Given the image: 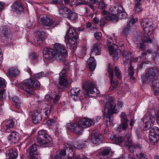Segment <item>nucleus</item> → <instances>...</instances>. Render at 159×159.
Segmentation results:
<instances>
[{"label":"nucleus","mask_w":159,"mask_h":159,"mask_svg":"<svg viewBox=\"0 0 159 159\" xmlns=\"http://www.w3.org/2000/svg\"><path fill=\"white\" fill-rule=\"evenodd\" d=\"M11 8L12 11L17 14L20 13L24 10L23 4L19 2H14Z\"/></svg>","instance_id":"dca6fc26"},{"label":"nucleus","mask_w":159,"mask_h":159,"mask_svg":"<svg viewBox=\"0 0 159 159\" xmlns=\"http://www.w3.org/2000/svg\"><path fill=\"white\" fill-rule=\"evenodd\" d=\"M120 118L121 119H126L129 118L128 115H127L125 114V112H122L120 114Z\"/></svg>","instance_id":"052dcab7"},{"label":"nucleus","mask_w":159,"mask_h":159,"mask_svg":"<svg viewBox=\"0 0 159 159\" xmlns=\"http://www.w3.org/2000/svg\"><path fill=\"white\" fill-rule=\"evenodd\" d=\"M78 38V36L76 38L73 37V38H67L69 40V43L70 45H74L77 43V40Z\"/></svg>","instance_id":"79ce46f5"},{"label":"nucleus","mask_w":159,"mask_h":159,"mask_svg":"<svg viewBox=\"0 0 159 159\" xmlns=\"http://www.w3.org/2000/svg\"><path fill=\"white\" fill-rule=\"evenodd\" d=\"M107 20L106 19V17L104 18V17L102 18L100 20V25L102 26H103L107 23Z\"/></svg>","instance_id":"6e6d98bb"},{"label":"nucleus","mask_w":159,"mask_h":159,"mask_svg":"<svg viewBox=\"0 0 159 159\" xmlns=\"http://www.w3.org/2000/svg\"><path fill=\"white\" fill-rule=\"evenodd\" d=\"M118 18V14L116 13H112L110 14L107 16V20H111L114 22L117 21Z\"/></svg>","instance_id":"2f4dec72"},{"label":"nucleus","mask_w":159,"mask_h":159,"mask_svg":"<svg viewBox=\"0 0 159 159\" xmlns=\"http://www.w3.org/2000/svg\"><path fill=\"white\" fill-rule=\"evenodd\" d=\"M136 157L139 159H147L146 155L142 153L137 154Z\"/></svg>","instance_id":"864d4df0"},{"label":"nucleus","mask_w":159,"mask_h":159,"mask_svg":"<svg viewBox=\"0 0 159 159\" xmlns=\"http://www.w3.org/2000/svg\"><path fill=\"white\" fill-rule=\"evenodd\" d=\"M104 122L107 126H110L113 124L112 120H105Z\"/></svg>","instance_id":"680f3d73"},{"label":"nucleus","mask_w":159,"mask_h":159,"mask_svg":"<svg viewBox=\"0 0 159 159\" xmlns=\"http://www.w3.org/2000/svg\"><path fill=\"white\" fill-rule=\"evenodd\" d=\"M94 35L97 40H99L101 38L102 34L101 32L95 33Z\"/></svg>","instance_id":"13d9d810"},{"label":"nucleus","mask_w":159,"mask_h":159,"mask_svg":"<svg viewBox=\"0 0 159 159\" xmlns=\"http://www.w3.org/2000/svg\"><path fill=\"white\" fill-rule=\"evenodd\" d=\"M59 8V12L60 14L62 15H68L69 12L70 11V10L66 7L60 6Z\"/></svg>","instance_id":"e433bc0d"},{"label":"nucleus","mask_w":159,"mask_h":159,"mask_svg":"<svg viewBox=\"0 0 159 159\" xmlns=\"http://www.w3.org/2000/svg\"><path fill=\"white\" fill-rule=\"evenodd\" d=\"M128 120H125L124 121L122 122L120 124V127L122 129L125 130L128 126Z\"/></svg>","instance_id":"de8ad7c7"},{"label":"nucleus","mask_w":159,"mask_h":159,"mask_svg":"<svg viewBox=\"0 0 159 159\" xmlns=\"http://www.w3.org/2000/svg\"><path fill=\"white\" fill-rule=\"evenodd\" d=\"M54 48L56 52L51 48H45L43 51V56L45 59L48 61L52 62L56 59L61 61L63 58L68 56L67 51L65 47L61 44L56 43Z\"/></svg>","instance_id":"f257e3e1"},{"label":"nucleus","mask_w":159,"mask_h":159,"mask_svg":"<svg viewBox=\"0 0 159 159\" xmlns=\"http://www.w3.org/2000/svg\"><path fill=\"white\" fill-rule=\"evenodd\" d=\"M149 28V26H148V28H147V30L146 31H143L145 35H146L147 36L142 37L141 39L143 42L144 43H150L154 41V39H151V37H150L153 33L154 28L152 25V30H150Z\"/></svg>","instance_id":"4468645a"},{"label":"nucleus","mask_w":159,"mask_h":159,"mask_svg":"<svg viewBox=\"0 0 159 159\" xmlns=\"http://www.w3.org/2000/svg\"><path fill=\"white\" fill-rule=\"evenodd\" d=\"M108 71L109 74V77L110 79L111 86L113 89H114L117 87L118 84V82L114 79L113 67L110 64H109L108 66Z\"/></svg>","instance_id":"ddd939ff"},{"label":"nucleus","mask_w":159,"mask_h":159,"mask_svg":"<svg viewBox=\"0 0 159 159\" xmlns=\"http://www.w3.org/2000/svg\"><path fill=\"white\" fill-rule=\"evenodd\" d=\"M88 63L90 69L92 71L94 70L96 66V62L94 58L92 57L89 58Z\"/></svg>","instance_id":"c85d7f7f"},{"label":"nucleus","mask_w":159,"mask_h":159,"mask_svg":"<svg viewBox=\"0 0 159 159\" xmlns=\"http://www.w3.org/2000/svg\"><path fill=\"white\" fill-rule=\"evenodd\" d=\"M129 73L130 76L133 75L134 74V69L131 66H130V68L129 69Z\"/></svg>","instance_id":"774afa93"},{"label":"nucleus","mask_w":159,"mask_h":159,"mask_svg":"<svg viewBox=\"0 0 159 159\" xmlns=\"http://www.w3.org/2000/svg\"><path fill=\"white\" fill-rule=\"evenodd\" d=\"M10 31L9 28L5 25L0 28V35L2 37H6L10 34Z\"/></svg>","instance_id":"a878e982"},{"label":"nucleus","mask_w":159,"mask_h":159,"mask_svg":"<svg viewBox=\"0 0 159 159\" xmlns=\"http://www.w3.org/2000/svg\"><path fill=\"white\" fill-rule=\"evenodd\" d=\"M115 72L116 77L119 79L120 78V72L119 68L116 67L115 68Z\"/></svg>","instance_id":"8fccbe9b"},{"label":"nucleus","mask_w":159,"mask_h":159,"mask_svg":"<svg viewBox=\"0 0 159 159\" xmlns=\"http://www.w3.org/2000/svg\"><path fill=\"white\" fill-rule=\"evenodd\" d=\"M36 35L34 39V43L37 45L41 44L45 39V35L43 32L37 31L36 32Z\"/></svg>","instance_id":"f3484780"},{"label":"nucleus","mask_w":159,"mask_h":159,"mask_svg":"<svg viewBox=\"0 0 159 159\" xmlns=\"http://www.w3.org/2000/svg\"><path fill=\"white\" fill-rule=\"evenodd\" d=\"M40 86L39 82L35 79L31 78L23 81L22 85V89L28 94L33 93L34 88H38Z\"/></svg>","instance_id":"7ed1b4c3"},{"label":"nucleus","mask_w":159,"mask_h":159,"mask_svg":"<svg viewBox=\"0 0 159 159\" xmlns=\"http://www.w3.org/2000/svg\"><path fill=\"white\" fill-rule=\"evenodd\" d=\"M107 41L108 43L109 44L108 45V47L110 53L111 54H114L116 53V55H118L117 53H116V47H117V45L115 44H114L113 45H110V44L111 43V42L108 39L107 40Z\"/></svg>","instance_id":"c756f323"},{"label":"nucleus","mask_w":159,"mask_h":159,"mask_svg":"<svg viewBox=\"0 0 159 159\" xmlns=\"http://www.w3.org/2000/svg\"><path fill=\"white\" fill-rule=\"evenodd\" d=\"M117 6V14H118L124 11L123 7L120 4H118Z\"/></svg>","instance_id":"3c124183"},{"label":"nucleus","mask_w":159,"mask_h":159,"mask_svg":"<svg viewBox=\"0 0 159 159\" xmlns=\"http://www.w3.org/2000/svg\"><path fill=\"white\" fill-rule=\"evenodd\" d=\"M140 2V0H135V6L134 10L136 13H139L142 11Z\"/></svg>","instance_id":"7c9ffc66"},{"label":"nucleus","mask_w":159,"mask_h":159,"mask_svg":"<svg viewBox=\"0 0 159 159\" xmlns=\"http://www.w3.org/2000/svg\"><path fill=\"white\" fill-rule=\"evenodd\" d=\"M113 139L115 143L116 144H120L123 141V139L121 137L114 136Z\"/></svg>","instance_id":"c03bdc74"},{"label":"nucleus","mask_w":159,"mask_h":159,"mask_svg":"<svg viewBox=\"0 0 159 159\" xmlns=\"http://www.w3.org/2000/svg\"><path fill=\"white\" fill-rule=\"evenodd\" d=\"M39 23L46 29L53 28L57 25V23L54 20L49 18L46 15H41L39 18Z\"/></svg>","instance_id":"423d86ee"},{"label":"nucleus","mask_w":159,"mask_h":159,"mask_svg":"<svg viewBox=\"0 0 159 159\" xmlns=\"http://www.w3.org/2000/svg\"><path fill=\"white\" fill-rule=\"evenodd\" d=\"M85 146L84 143H83L81 141H78L75 144V147L77 148L80 149Z\"/></svg>","instance_id":"49530a36"},{"label":"nucleus","mask_w":159,"mask_h":159,"mask_svg":"<svg viewBox=\"0 0 159 159\" xmlns=\"http://www.w3.org/2000/svg\"><path fill=\"white\" fill-rule=\"evenodd\" d=\"M149 138L152 144H156L159 141V129L156 127L151 128L149 131Z\"/></svg>","instance_id":"0eeeda50"},{"label":"nucleus","mask_w":159,"mask_h":159,"mask_svg":"<svg viewBox=\"0 0 159 159\" xmlns=\"http://www.w3.org/2000/svg\"><path fill=\"white\" fill-rule=\"evenodd\" d=\"M143 126L145 130L150 129L153 126L152 123L150 120H143Z\"/></svg>","instance_id":"473e14b6"},{"label":"nucleus","mask_w":159,"mask_h":159,"mask_svg":"<svg viewBox=\"0 0 159 159\" xmlns=\"http://www.w3.org/2000/svg\"><path fill=\"white\" fill-rule=\"evenodd\" d=\"M43 74V72H41L35 74L34 75V77L36 78L39 79L41 77Z\"/></svg>","instance_id":"69168bd1"},{"label":"nucleus","mask_w":159,"mask_h":159,"mask_svg":"<svg viewBox=\"0 0 159 159\" xmlns=\"http://www.w3.org/2000/svg\"><path fill=\"white\" fill-rule=\"evenodd\" d=\"M73 151L72 146L67 144L65 148L61 151L58 154L51 159H64L66 156V152L71 153Z\"/></svg>","instance_id":"9d476101"},{"label":"nucleus","mask_w":159,"mask_h":159,"mask_svg":"<svg viewBox=\"0 0 159 159\" xmlns=\"http://www.w3.org/2000/svg\"><path fill=\"white\" fill-rule=\"evenodd\" d=\"M152 51L151 49H148L146 52H143V55H146L148 54L152 53V55L154 56H155L156 58H157L159 59V47H158L157 51H156V53H152Z\"/></svg>","instance_id":"72a5a7b5"},{"label":"nucleus","mask_w":159,"mask_h":159,"mask_svg":"<svg viewBox=\"0 0 159 159\" xmlns=\"http://www.w3.org/2000/svg\"><path fill=\"white\" fill-rule=\"evenodd\" d=\"M37 146L33 144L31 145L27 151L28 157L30 159H38L35 156L37 152Z\"/></svg>","instance_id":"2eb2a0df"},{"label":"nucleus","mask_w":159,"mask_h":159,"mask_svg":"<svg viewBox=\"0 0 159 159\" xmlns=\"http://www.w3.org/2000/svg\"><path fill=\"white\" fill-rule=\"evenodd\" d=\"M65 16H67V17L70 20H73L77 18V15L75 13L72 12L70 10V11H69L68 15Z\"/></svg>","instance_id":"4c0bfd02"},{"label":"nucleus","mask_w":159,"mask_h":159,"mask_svg":"<svg viewBox=\"0 0 159 159\" xmlns=\"http://www.w3.org/2000/svg\"><path fill=\"white\" fill-rule=\"evenodd\" d=\"M12 101L15 103V105L16 107L19 108L21 103V100L19 98L16 96H15L12 98Z\"/></svg>","instance_id":"58836bf2"},{"label":"nucleus","mask_w":159,"mask_h":159,"mask_svg":"<svg viewBox=\"0 0 159 159\" xmlns=\"http://www.w3.org/2000/svg\"><path fill=\"white\" fill-rule=\"evenodd\" d=\"M126 146H127V148H128V149L129 150V152L132 153H133L134 152V149L135 148L134 146L133 145Z\"/></svg>","instance_id":"5fc2aeb1"},{"label":"nucleus","mask_w":159,"mask_h":159,"mask_svg":"<svg viewBox=\"0 0 159 159\" xmlns=\"http://www.w3.org/2000/svg\"><path fill=\"white\" fill-rule=\"evenodd\" d=\"M100 133L96 131H93L91 134V140L94 144H98L100 141Z\"/></svg>","instance_id":"412c9836"},{"label":"nucleus","mask_w":159,"mask_h":159,"mask_svg":"<svg viewBox=\"0 0 159 159\" xmlns=\"http://www.w3.org/2000/svg\"><path fill=\"white\" fill-rule=\"evenodd\" d=\"M70 152H68V159H87V157L86 156H83V157H82L80 155H73V152H72L71 153H70L72 155V156H70Z\"/></svg>","instance_id":"ea45409f"},{"label":"nucleus","mask_w":159,"mask_h":159,"mask_svg":"<svg viewBox=\"0 0 159 159\" xmlns=\"http://www.w3.org/2000/svg\"><path fill=\"white\" fill-rule=\"evenodd\" d=\"M147 119H152L154 118V116L150 112H148L147 113Z\"/></svg>","instance_id":"e2e57ef3"},{"label":"nucleus","mask_w":159,"mask_h":159,"mask_svg":"<svg viewBox=\"0 0 159 159\" xmlns=\"http://www.w3.org/2000/svg\"><path fill=\"white\" fill-rule=\"evenodd\" d=\"M34 19L33 17H31L30 20H29V22L27 24V26L30 27L34 23Z\"/></svg>","instance_id":"bf43d9fd"},{"label":"nucleus","mask_w":159,"mask_h":159,"mask_svg":"<svg viewBox=\"0 0 159 159\" xmlns=\"http://www.w3.org/2000/svg\"><path fill=\"white\" fill-rule=\"evenodd\" d=\"M152 89L155 94L157 95L159 93V78L155 79L153 80Z\"/></svg>","instance_id":"bb28decb"},{"label":"nucleus","mask_w":159,"mask_h":159,"mask_svg":"<svg viewBox=\"0 0 159 159\" xmlns=\"http://www.w3.org/2000/svg\"><path fill=\"white\" fill-rule=\"evenodd\" d=\"M118 16L119 18L120 19H125L127 17V14L126 12L123 11L118 13Z\"/></svg>","instance_id":"09e8293b"},{"label":"nucleus","mask_w":159,"mask_h":159,"mask_svg":"<svg viewBox=\"0 0 159 159\" xmlns=\"http://www.w3.org/2000/svg\"><path fill=\"white\" fill-rule=\"evenodd\" d=\"M137 20V18H134L132 15L130 16L128 19L127 24L124 30V33L125 35H127L129 34L133 25L135 23Z\"/></svg>","instance_id":"9b49d317"},{"label":"nucleus","mask_w":159,"mask_h":159,"mask_svg":"<svg viewBox=\"0 0 159 159\" xmlns=\"http://www.w3.org/2000/svg\"><path fill=\"white\" fill-rule=\"evenodd\" d=\"M66 70L63 69L59 73V88L61 89H64L67 88L68 85V82L66 77Z\"/></svg>","instance_id":"6e6552de"},{"label":"nucleus","mask_w":159,"mask_h":159,"mask_svg":"<svg viewBox=\"0 0 159 159\" xmlns=\"http://www.w3.org/2000/svg\"><path fill=\"white\" fill-rule=\"evenodd\" d=\"M51 137L46 133L45 130H41L38 132L37 141L40 145L43 147L50 146Z\"/></svg>","instance_id":"39448f33"},{"label":"nucleus","mask_w":159,"mask_h":159,"mask_svg":"<svg viewBox=\"0 0 159 159\" xmlns=\"http://www.w3.org/2000/svg\"><path fill=\"white\" fill-rule=\"evenodd\" d=\"M118 107H116L113 100H110L106 102L104 109V118L110 119L114 113H117L119 111Z\"/></svg>","instance_id":"20e7f679"},{"label":"nucleus","mask_w":159,"mask_h":159,"mask_svg":"<svg viewBox=\"0 0 159 159\" xmlns=\"http://www.w3.org/2000/svg\"><path fill=\"white\" fill-rule=\"evenodd\" d=\"M110 10L111 11L113 12V13H117V9L116 6L114 5L111 6L110 9Z\"/></svg>","instance_id":"4d7b16f0"},{"label":"nucleus","mask_w":159,"mask_h":159,"mask_svg":"<svg viewBox=\"0 0 159 159\" xmlns=\"http://www.w3.org/2000/svg\"><path fill=\"white\" fill-rule=\"evenodd\" d=\"M83 87L84 90V93L86 96L95 93L94 90L95 88V85L92 82H88Z\"/></svg>","instance_id":"f8f14e48"},{"label":"nucleus","mask_w":159,"mask_h":159,"mask_svg":"<svg viewBox=\"0 0 159 159\" xmlns=\"http://www.w3.org/2000/svg\"><path fill=\"white\" fill-rule=\"evenodd\" d=\"M113 153L110 149H105L100 152L99 154L100 158L106 159L111 157Z\"/></svg>","instance_id":"4be33fe9"},{"label":"nucleus","mask_w":159,"mask_h":159,"mask_svg":"<svg viewBox=\"0 0 159 159\" xmlns=\"http://www.w3.org/2000/svg\"><path fill=\"white\" fill-rule=\"evenodd\" d=\"M10 134L8 136V140L11 143H15L19 140V134L16 132L11 131Z\"/></svg>","instance_id":"a211bd4d"},{"label":"nucleus","mask_w":159,"mask_h":159,"mask_svg":"<svg viewBox=\"0 0 159 159\" xmlns=\"http://www.w3.org/2000/svg\"><path fill=\"white\" fill-rule=\"evenodd\" d=\"M20 71L16 67L11 68L8 72V76L11 78L16 77L20 74Z\"/></svg>","instance_id":"b1692460"},{"label":"nucleus","mask_w":159,"mask_h":159,"mask_svg":"<svg viewBox=\"0 0 159 159\" xmlns=\"http://www.w3.org/2000/svg\"><path fill=\"white\" fill-rule=\"evenodd\" d=\"M78 35L76 32L75 30L72 28L70 27L66 34L67 38H70L75 37L76 38Z\"/></svg>","instance_id":"cd10ccee"},{"label":"nucleus","mask_w":159,"mask_h":159,"mask_svg":"<svg viewBox=\"0 0 159 159\" xmlns=\"http://www.w3.org/2000/svg\"><path fill=\"white\" fill-rule=\"evenodd\" d=\"M5 90H0V99H3L5 98L4 97L5 95Z\"/></svg>","instance_id":"0e129e2a"},{"label":"nucleus","mask_w":159,"mask_h":159,"mask_svg":"<svg viewBox=\"0 0 159 159\" xmlns=\"http://www.w3.org/2000/svg\"><path fill=\"white\" fill-rule=\"evenodd\" d=\"M137 47L139 50H143L145 48L144 44L142 43H140L139 45H138Z\"/></svg>","instance_id":"338daca9"},{"label":"nucleus","mask_w":159,"mask_h":159,"mask_svg":"<svg viewBox=\"0 0 159 159\" xmlns=\"http://www.w3.org/2000/svg\"><path fill=\"white\" fill-rule=\"evenodd\" d=\"M80 92V90L79 88H74L70 90V96L71 98L75 101L79 100L80 98L79 95Z\"/></svg>","instance_id":"6ab92c4d"},{"label":"nucleus","mask_w":159,"mask_h":159,"mask_svg":"<svg viewBox=\"0 0 159 159\" xmlns=\"http://www.w3.org/2000/svg\"><path fill=\"white\" fill-rule=\"evenodd\" d=\"M122 54L125 57H123V61H125V64H126L128 63H130L131 61V54L130 53L125 54V52H122Z\"/></svg>","instance_id":"f704fd0d"},{"label":"nucleus","mask_w":159,"mask_h":159,"mask_svg":"<svg viewBox=\"0 0 159 159\" xmlns=\"http://www.w3.org/2000/svg\"><path fill=\"white\" fill-rule=\"evenodd\" d=\"M18 156L17 152L11 150L10 152L9 159H16Z\"/></svg>","instance_id":"a19ab883"},{"label":"nucleus","mask_w":159,"mask_h":159,"mask_svg":"<svg viewBox=\"0 0 159 159\" xmlns=\"http://www.w3.org/2000/svg\"><path fill=\"white\" fill-rule=\"evenodd\" d=\"M95 123V120H80L68 124L67 127L71 131L79 134L82 133L84 128H85L93 125Z\"/></svg>","instance_id":"f03ea898"},{"label":"nucleus","mask_w":159,"mask_h":159,"mask_svg":"<svg viewBox=\"0 0 159 159\" xmlns=\"http://www.w3.org/2000/svg\"><path fill=\"white\" fill-rule=\"evenodd\" d=\"M93 54H95V55H99L100 54V49L98 48V44L95 43L93 45V49L91 50V56Z\"/></svg>","instance_id":"c9c22d12"},{"label":"nucleus","mask_w":159,"mask_h":159,"mask_svg":"<svg viewBox=\"0 0 159 159\" xmlns=\"http://www.w3.org/2000/svg\"><path fill=\"white\" fill-rule=\"evenodd\" d=\"M157 72V70L155 68H151L149 69L145 74V77L143 79V82L148 83L152 81L155 78Z\"/></svg>","instance_id":"1a4fd4ad"},{"label":"nucleus","mask_w":159,"mask_h":159,"mask_svg":"<svg viewBox=\"0 0 159 159\" xmlns=\"http://www.w3.org/2000/svg\"><path fill=\"white\" fill-rule=\"evenodd\" d=\"M42 119V116L40 113L35 112L33 115L32 119Z\"/></svg>","instance_id":"a18cd8bd"},{"label":"nucleus","mask_w":159,"mask_h":159,"mask_svg":"<svg viewBox=\"0 0 159 159\" xmlns=\"http://www.w3.org/2000/svg\"><path fill=\"white\" fill-rule=\"evenodd\" d=\"M60 99V97L58 95H57L55 93L52 94L51 96L47 94L45 95L44 97V100L46 101H50L54 103L58 101Z\"/></svg>","instance_id":"aec40b11"},{"label":"nucleus","mask_w":159,"mask_h":159,"mask_svg":"<svg viewBox=\"0 0 159 159\" xmlns=\"http://www.w3.org/2000/svg\"><path fill=\"white\" fill-rule=\"evenodd\" d=\"M6 86V83L4 79L0 77V88H4Z\"/></svg>","instance_id":"603ef678"},{"label":"nucleus","mask_w":159,"mask_h":159,"mask_svg":"<svg viewBox=\"0 0 159 159\" xmlns=\"http://www.w3.org/2000/svg\"><path fill=\"white\" fill-rule=\"evenodd\" d=\"M125 140L126 141V145H132L131 143L132 140L131 139V135L129 134L126 135Z\"/></svg>","instance_id":"37998d69"},{"label":"nucleus","mask_w":159,"mask_h":159,"mask_svg":"<svg viewBox=\"0 0 159 159\" xmlns=\"http://www.w3.org/2000/svg\"><path fill=\"white\" fill-rule=\"evenodd\" d=\"M140 22L141 25L143 29L144 28L145 29L146 28V26L148 25L150 30H152V23L148 19L146 18L142 19L140 20Z\"/></svg>","instance_id":"5701e85b"},{"label":"nucleus","mask_w":159,"mask_h":159,"mask_svg":"<svg viewBox=\"0 0 159 159\" xmlns=\"http://www.w3.org/2000/svg\"><path fill=\"white\" fill-rule=\"evenodd\" d=\"M15 121L13 120H8L7 122L4 129L6 132L10 133L11 131V128H13L14 126L16 124Z\"/></svg>","instance_id":"393cba45"}]
</instances>
